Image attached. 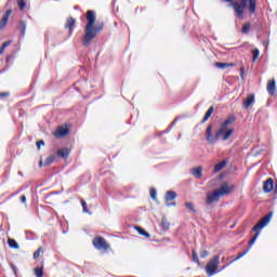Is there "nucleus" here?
<instances>
[{"label": "nucleus", "instance_id": "obj_24", "mask_svg": "<svg viewBox=\"0 0 277 277\" xmlns=\"http://www.w3.org/2000/svg\"><path fill=\"white\" fill-rule=\"evenodd\" d=\"M10 19V17H8V15H3L1 22H0V27L1 29H3V27H5V25H8V21Z\"/></svg>", "mask_w": 277, "mask_h": 277}, {"label": "nucleus", "instance_id": "obj_43", "mask_svg": "<svg viewBox=\"0 0 277 277\" xmlns=\"http://www.w3.org/2000/svg\"><path fill=\"white\" fill-rule=\"evenodd\" d=\"M0 96H10V93H8V92L0 93Z\"/></svg>", "mask_w": 277, "mask_h": 277}, {"label": "nucleus", "instance_id": "obj_27", "mask_svg": "<svg viewBox=\"0 0 277 277\" xmlns=\"http://www.w3.org/2000/svg\"><path fill=\"white\" fill-rule=\"evenodd\" d=\"M35 276H37V277L44 276V271H42V268H40V267L35 268Z\"/></svg>", "mask_w": 277, "mask_h": 277}, {"label": "nucleus", "instance_id": "obj_41", "mask_svg": "<svg viewBox=\"0 0 277 277\" xmlns=\"http://www.w3.org/2000/svg\"><path fill=\"white\" fill-rule=\"evenodd\" d=\"M21 25H22V27H23L22 34H23V36H25V27H26V25H25V23H21Z\"/></svg>", "mask_w": 277, "mask_h": 277}, {"label": "nucleus", "instance_id": "obj_1", "mask_svg": "<svg viewBox=\"0 0 277 277\" xmlns=\"http://www.w3.org/2000/svg\"><path fill=\"white\" fill-rule=\"evenodd\" d=\"M87 26L84 28V37L82 38V44L90 47L92 40L96 38V34L103 29V26L96 25V13L94 11L87 12Z\"/></svg>", "mask_w": 277, "mask_h": 277}, {"label": "nucleus", "instance_id": "obj_3", "mask_svg": "<svg viewBox=\"0 0 277 277\" xmlns=\"http://www.w3.org/2000/svg\"><path fill=\"white\" fill-rule=\"evenodd\" d=\"M230 3V8L234 9L235 15L238 18H243V12H246V8H248L250 14H254L256 12V0H240V1H233V0H223Z\"/></svg>", "mask_w": 277, "mask_h": 277}, {"label": "nucleus", "instance_id": "obj_35", "mask_svg": "<svg viewBox=\"0 0 277 277\" xmlns=\"http://www.w3.org/2000/svg\"><path fill=\"white\" fill-rule=\"evenodd\" d=\"M200 255H201V259H207V256H209V251L203 250Z\"/></svg>", "mask_w": 277, "mask_h": 277}, {"label": "nucleus", "instance_id": "obj_22", "mask_svg": "<svg viewBox=\"0 0 277 277\" xmlns=\"http://www.w3.org/2000/svg\"><path fill=\"white\" fill-rule=\"evenodd\" d=\"M161 226L164 230H168L170 228V222L168 221V219H166V216L162 217Z\"/></svg>", "mask_w": 277, "mask_h": 277}, {"label": "nucleus", "instance_id": "obj_47", "mask_svg": "<svg viewBox=\"0 0 277 277\" xmlns=\"http://www.w3.org/2000/svg\"><path fill=\"white\" fill-rule=\"evenodd\" d=\"M276 189H277V184H276Z\"/></svg>", "mask_w": 277, "mask_h": 277}, {"label": "nucleus", "instance_id": "obj_10", "mask_svg": "<svg viewBox=\"0 0 277 277\" xmlns=\"http://www.w3.org/2000/svg\"><path fill=\"white\" fill-rule=\"evenodd\" d=\"M255 96L254 93H250L247 98L242 102V105L245 109H248V107H252L254 105Z\"/></svg>", "mask_w": 277, "mask_h": 277}, {"label": "nucleus", "instance_id": "obj_13", "mask_svg": "<svg viewBox=\"0 0 277 277\" xmlns=\"http://www.w3.org/2000/svg\"><path fill=\"white\" fill-rule=\"evenodd\" d=\"M267 92L271 94V96H274L276 94V81L269 80L267 83Z\"/></svg>", "mask_w": 277, "mask_h": 277}, {"label": "nucleus", "instance_id": "obj_21", "mask_svg": "<svg viewBox=\"0 0 277 277\" xmlns=\"http://www.w3.org/2000/svg\"><path fill=\"white\" fill-rule=\"evenodd\" d=\"M8 243L11 248H13L14 250H18V242H16V240L9 238L8 239Z\"/></svg>", "mask_w": 277, "mask_h": 277}, {"label": "nucleus", "instance_id": "obj_42", "mask_svg": "<svg viewBox=\"0 0 277 277\" xmlns=\"http://www.w3.org/2000/svg\"><path fill=\"white\" fill-rule=\"evenodd\" d=\"M245 72H246V69H245L243 67H241V68H240V75H241V77H243Z\"/></svg>", "mask_w": 277, "mask_h": 277}, {"label": "nucleus", "instance_id": "obj_34", "mask_svg": "<svg viewBox=\"0 0 277 277\" xmlns=\"http://www.w3.org/2000/svg\"><path fill=\"white\" fill-rule=\"evenodd\" d=\"M40 252H42V247H40V248L34 253V259H38V256H40Z\"/></svg>", "mask_w": 277, "mask_h": 277}, {"label": "nucleus", "instance_id": "obj_40", "mask_svg": "<svg viewBox=\"0 0 277 277\" xmlns=\"http://www.w3.org/2000/svg\"><path fill=\"white\" fill-rule=\"evenodd\" d=\"M21 201H22V202H27V197H26L25 195H23V196L21 197Z\"/></svg>", "mask_w": 277, "mask_h": 277}, {"label": "nucleus", "instance_id": "obj_26", "mask_svg": "<svg viewBox=\"0 0 277 277\" xmlns=\"http://www.w3.org/2000/svg\"><path fill=\"white\" fill-rule=\"evenodd\" d=\"M252 55H253V62H256L259 60V55H261V52L259 51V49H254L252 51Z\"/></svg>", "mask_w": 277, "mask_h": 277}, {"label": "nucleus", "instance_id": "obj_15", "mask_svg": "<svg viewBox=\"0 0 277 277\" xmlns=\"http://www.w3.org/2000/svg\"><path fill=\"white\" fill-rule=\"evenodd\" d=\"M214 66H216V68H221L224 70L226 68L235 67V64H233V63H215Z\"/></svg>", "mask_w": 277, "mask_h": 277}, {"label": "nucleus", "instance_id": "obj_11", "mask_svg": "<svg viewBox=\"0 0 277 277\" xmlns=\"http://www.w3.org/2000/svg\"><path fill=\"white\" fill-rule=\"evenodd\" d=\"M64 135H68V128L66 126H61L54 132L55 137H64Z\"/></svg>", "mask_w": 277, "mask_h": 277}, {"label": "nucleus", "instance_id": "obj_31", "mask_svg": "<svg viewBox=\"0 0 277 277\" xmlns=\"http://www.w3.org/2000/svg\"><path fill=\"white\" fill-rule=\"evenodd\" d=\"M250 31V23H247L242 26V34H248Z\"/></svg>", "mask_w": 277, "mask_h": 277}, {"label": "nucleus", "instance_id": "obj_2", "mask_svg": "<svg viewBox=\"0 0 277 277\" xmlns=\"http://www.w3.org/2000/svg\"><path fill=\"white\" fill-rule=\"evenodd\" d=\"M233 192H235V184H233L232 182H223L221 183L219 188L207 195L206 202L208 205H211L212 202H217L220 198H222L223 196H230Z\"/></svg>", "mask_w": 277, "mask_h": 277}, {"label": "nucleus", "instance_id": "obj_17", "mask_svg": "<svg viewBox=\"0 0 277 277\" xmlns=\"http://www.w3.org/2000/svg\"><path fill=\"white\" fill-rule=\"evenodd\" d=\"M65 27L66 29H69V31H72V29H75V18L72 17L67 18V23Z\"/></svg>", "mask_w": 277, "mask_h": 277}, {"label": "nucleus", "instance_id": "obj_46", "mask_svg": "<svg viewBox=\"0 0 277 277\" xmlns=\"http://www.w3.org/2000/svg\"><path fill=\"white\" fill-rule=\"evenodd\" d=\"M39 166H40V167L42 166V161L39 162Z\"/></svg>", "mask_w": 277, "mask_h": 277}, {"label": "nucleus", "instance_id": "obj_5", "mask_svg": "<svg viewBox=\"0 0 277 277\" xmlns=\"http://www.w3.org/2000/svg\"><path fill=\"white\" fill-rule=\"evenodd\" d=\"M217 267H220V256L215 255L206 265V274L214 276V274H217Z\"/></svg>", "mask_w": 277, "mask_h": 277}, {"label": "nucleus", "instance_id": "obj_36", "mask_svg": "<svg viewBox=\"0 0 277 277\" xmlns=\"http://www.w3.org/2000/svg\"><path fill=\"white\" fill-rule=\"evenodd\" d=\"M41 146H44V141L37 142V148L40 150Z\"/></svg>", "mask_w": 277, "mask_h": 277}, {"label": "nucleus", "instance_id": "obj_30", "mask_svg": "<svg viewBox=\"0 0 277 277\" xmlns=\"http://www.w3.org/2000/svg\"><path fill=\"white\" fill-rule=\"evenodd\" d=\"M259 235H261L260 232H258V233L255 234V236L249 241V243H250L251 246H254V243L256 242V239H259Z\"/></svg>", "mask_w": 277, "mask_h": 277}, {"label": "nucleus", "instance_id": "obj_32", "mask_svg": "<svg viewBox=\"0 0 277 277\" xmlns=\"http://www.w3.org/2000/svg\"><path fill=\"white\" fill-rule=\"evenodd\" d=\"M193 261L195 263H200V260L198 259V253L195 250H193Z\"/></svg>", "mask_w": 277, "mask_h": 277}, {"label": "nucleus", "instance_id": "obj_8", "mask_svg": "<svg viewBox=\"0 0 277 277\" xmlns=\"http://www.w3.org/2000/svg\"><path fill=\"white\" fill-rule=\"evenodd\" d=\"M206 138L209 144H213L215 140H220V136H217V133L213 134V126H208L206 130Z\"/></svg>", "mask_w": 277, "mask_h": 277}, {"label": "nucleus", "instance_id": "obj_39", "mask_svg": "<svg viewBox=\"0 0 277 277\" xmlns=\"http://www.w3.org/2000/svg\"><path fill=\"white\" fill-rule=\"evenodd\" d=\"M6 47H10V41H5L3 44H2V48L5 49Z\"/></svg>", "mask_w": 277, "mask_h": 277}, {"label": "nucleus", "instance_id": "obj_18", "mask_svg": "<svg viewBox=\"0 0 277 277\" xmlns=\"http://www.w3.org/2000/svg\"><path fill=\"white\" fill-rule=\"evenodd\" d=\"M58 157H62L63 159H66L70 153L68 151V148H63L57 151Z\"/></svg>", "mask_w": 277, "mask_h": 277}, {"label": "nucleus", "instance_id": "obj_45", "mask_svg": "<svg viewBox=\"0 0 277 277\" xmlns=\"http://www.w3.org/2000/svg\"><path fill=\"white\" fill-rule=\"evenodd\" d=\"M4 51H5V48L1 47L0 54H3Z\"/></svg>", "mask_w": 277, "mask_h": 277}, {"label": "nucleus", "instance_id": "obj_25", "mask_svg": "<svg viewBox=\"0 0 277 277\" xmlns=\"http://www.w3.org/2000/svg\"><path fill=\"white\" fill-rule=\"evenodd\" d=\"M17 5L19 10H25V8H27V2L25 0H17Z\"/></svg>", "mask_w": 277, "mask_h": 277}, {"label": "nucleus", "instance_id": "obj_19", "mask_svg": "<svg viewBox=\"0 0 277 277\" xmlns=\"http://www.w3.org/2000/svg\"><path fill=\"white\" fill-rule=\"evenodd\" d=\"M212 115H213V106H211V107L207 110V113H206V115H205V117H203V119H202V122H207V120H209V118H211Z\"/></svg>", "mask_w": 277, "mask_h": 277}, {"label": "nucleus", "instance_id": "obj_7", "mask_svg": "<svg viewBox=\"0 0 277 277\" xmlns=\"http://www.w3.org/2000/svg\"><path fill=\"white\" fill-rule=\"evenodd\" d=\"M176 200V192L174 190H168L164 196V202L168 207H176V202L173 201Z\"/></svg>", "mask_w": 277, "mask_h": 277}, {"label": "nucleus", "instance_id": "obj_20", "mask_svg": "<svg viewBox=\"0 0 277 277\" xmlns=\"http://www.w3.org/2000/svg\"><path fill=\"white\" fill-rule=\"evenodd\" d=\"M136 230L138 235H143V237H146L147 239H150V234H148L144 228L142 227H136Z\"/></svg>", "mask_w": 277, "mask_h": 277}, {"label": "nucleus", "instance_id": "obj_33", "mask_svg": "<svg viewBox=\"0 0 277 277\" xmlns=\"http://www.w3.org/2000/svg\"><path fill=\"white\" fill-rule=\"evenodd\" d=\"M150 198H153V200H157V190H155V188L150 190Z\"/></svg>", "mask_w": 277, "mask_h": 277}, {"label": "nucleus", "instance_id": "obj_16", "mask_svg": "<svg viewBox=\"0 0 277 277\" xmlns=\"http://www.w3.org/2000/svg\"><path fill=\"white\" fill-rule=\"evenodd\" d=\"M228 166V161L223 160L221 162H219L217 164H215L214 167V172H221V170H224V168Z\"/></svg>", "mask_w": 277, "mask_h": 277}, {"label": "nucleus", "instance_id": "obj_9", "mask_svg": "<svg viewBox=\"0 0 277 277\" xmlns=\"http://www.w3.org/2000/svg\"><path fill=\"white\" fill-rule=\"evenodd\" d=\"M93 246L97 250H109V246L107 245L105 239H103L102 237H97V238L93 239Z\"/></svg>", "mask_w": 277, "mask_h": 277}, {"label": "nucleus", "instance_id": "obj_6", "mask_svg": "<svg viewBox=\"0 0 277 277\" xmlns=\"http://www.w3.org/2000/svg\"><path fill=\"white\" fill-rule=\"evenodd\" d=\"M273 215H274L273 212H269L268 214H266L262 220L259 221L256 225H254L253 230H263V228H265V226H267V224L272 222Z\"/></svg>", "mask_w": 277, "mask_h": 277}, {"label": "nucleus", "instance_id": "obj_37", "mask_svg": "<svg viewBox=\"0 0 277 277\" xmlns=\"http://www.w3.org/2000/svg\"><path fill=\"white\" fill-rule=\"evenodd\" d=\"M249 252H250V249H248L247 251L240 253V254L237 256V259H242V256H246V254L249 253Z\"/></svg>", "mask_w": 277, "mask_h": 277}, {"label": "nucleus", "instance_id": "obj_14", "mask_svg": "<svg viewBox=\"0 0 277 277\" xmlns=\"http://www.w3.org/2000/svg\"><path fill=\"white\" fill-rule=\"evenodd\" d=\"M190 173L195 179H202V167H196L192 169Z\"/></svg>", "mask_w": 277, "mask_h": 277}, {"label": "nucleus", "instance_id": "obj_12", "mask_svg": "<svg viewBox=\"0 0 277 277\" xmlns=\"http://www.w3.org/2000/svg\"><path fill=\"white\" fill-rule=\"evenodd\" d=\"M263 189H264L265 194H269L274 189V180L272 177L267 179L264 182Z\"/></svg>", "mask_w": 277, "mask_h": 277}, {"label": "nucleus", "instance_id": "obj_23", "mask_svg": "<svg viewBox=\"0 0 277 277\" xmlns=\"http://www.w3.org/2000/svg\"><path fill=\"white\" fill-rule=\"evenodd\" d=\"M185 207L190 211V213H196V207L194 206V202H186Z\"/></svg>", "mask_w": 277, "mask_h": 277}, {"label": "nucleus", "instance_id": "obj_29", "mask_svg": "<svg viewBox=\"0 0 277 277\" xmlns=\"http://www.w3.org/2000/svg\"><path fill=\"white\" fill-rule=\"evenodd\" d=\"M54 161H55V156H49L45 159V164L49 166V164L53 163Z\"/></svg>", "mask_w": 277, "mask_h": 277}, {"label": "nucleus", "instance_id": "obj_38", "mask_svg": "<svg viewBox=\"0 0 277 277\" xmlns=\"http://www.w3.org/2000/svg\"><path fill=\"white\" fill-rule=\"evenodd\" d=\"M11 14H12V10H8L6 13L4 14V16H8V18H10Z\"/></svg>", "mask_w": 277, "mask_h": 277}, {"label": "nucleus", "instance_id": "obj_44", "mask_svg": "<svg viewBox=\"0 0 277 277\" xmlns=\"http://www.w3.org/2000/svg\"><path fill=\"white\" fill-rule=\"evenodd\" d=\"M11 267H12L14 274H16V266L14 264H11Z\"/></svg>", "mask_w": 277, "mask_h": 277}, {"label": "nucleus", "instance_id": "obj_4", "mask_svg": "<svg viewBox=\"0 0 277 277\" xmlns=\"http://www.w3.org/2000/svg\"><path fill=\"white\" fill-rule=\"evenodd\" d=\"M233 122H235V116H230L222 123L219 131H216V137H219V140L221 138L223 142H226V140L230 138V135L235 133V129L230 127Z\"/></svg>", "mask_w": 277, "mask_h": 277}, {"label": "nucleus", "instance_id": "obj_28", "mask_svg": "<svg viewBox=\"0 0 277 277\" xmlns=\"http://www.w3.org/2000/svg\"><path fill=\"white\" fill-rule=\"evenodd\" d=\"M81 205H82L83 213H89L90 215H92V213H90V211L88 210V203L84 200H81Z\"/></svg>", "mask_w": 277, "mask_h": 277}]
</instances>
